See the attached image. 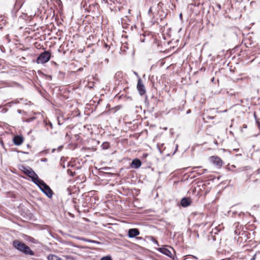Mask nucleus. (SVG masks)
Returning <instances> with one entry per match:
<instances>
[{"mask_svg":"<svg viewBox=\"0 0 260 260\" xmlns=\"http://www.w3.org/2000/svg\"><path fill=\"white\" fill-rule=\"evenodd\" d=\"M13 246L18 250L26 255H34L35 254L34 252L28 246L18 240H14L13 242Z\"/></svg>","mask_w":260,"mask_h":260,"instance_id":"nucleus-1","label":"nucleus"},{"mask_svg":"<svg viewBox=\"0 0 260 260\" xmlns=\"http://www.w3.org/2000/svg\"><path fill=\"white\" fill-rule=\"evenodd\" d=\"M20 169L24 172V173L31 179V180L34 183H36V182H38L40 179L38 175L31 168L22 166Z\"/></svg>","mask_w":260,"mask_h":260,"instance_id":"nucleus-2","label":"nucleus"},{"mask_svg":"<svg viewBox=\"0 0 260 260\" xmlns=\"http://www.w3.org/2000/svg\"><path fill=\"white\" fill-rule=\"evenodd\" d=\"M35 184L38 186L42 191L48 198H51L52 197V190L43 180L40 179L38 182H37Z\"/></svg>","mask_w":260,"mask_h":260,"instance_id":"nucleus-3","label":"nucleus"},{"mask_svg":"<svg viewBox=\"0 0 260 260\" xmlns=\"http://www.w3.org/2000/svg\"><path fill=\"white\" fill-rule=\"evenodd\" d=\"M51 58V53L48 51H44L41 53L36 60L38 64H44L47 62Z\"/></svg>","mask_w":260,"mask_h":260,"instance_id":"nucleus-4","label":"nucleus"},{"mask_svg":"<svg viewBox=\"0 0 260 260\" xmlns=\"http://www.w3.org/2000/svg\"><path fill=\"white\" fill-rule=\"evenodd\" d=\"M157 250L161 253L171 258H173L174 257V255L175 254V250L172 247L170 246H166L163 247L159 248Z\"/></svg>","mask_w":260,"mask_h":260,"instance_id":"nucleus-5","label":"nucleus"},{"mask_svg":"<svg viewBox=\"0 0 260 260\" xmlns=\"http://www.w3.org/2000/svg\"><path fill=\"white\" fill-rule=\"evenodd\" d=\"M137 88L141 95H143L146 93L145 86L141 78L138 80Z\"/></svg>","mask_w":260,"mask_h":260,"instance_id":"nucleus-6","label":"nucleus"},{"mask_svg":"<svg viewBox=\"0 0 260 260\" xmlns=\"http://www.w3.org/2000/svg\"><path fill=\"white\" fill-rule=\"evenodd\" d=\"M211 162L216 165L217 167L220 168L223 164L222 160L218 156H212L210 157Z\"/></svg>","mask_w":260,"mask_h":260,"instance_id":"nucleus-7","label":"nucleus"},{"mask_svg":"<svg viewBox=\"0 0 260 260\" xmlns=\"http://www.w3.org/2000/svg\"><path fill=\"white\" fill-rule=\"evenodd\" d=\"M110 2H112L113 5H115V7L116 8V10L118 9V11H120L122 6L125 5V0H110Z\"/></svg>","mask_w":260,"mask_h":260,"instance_id":"nucleus-8","label":"nucleus"},{"mask_svg":"<svg viewBox=\"0 0 260 260\" xmlns=\"http://www.w3.org/2000/svg\"><path fill=\"white\" fill-rule=\"evenodd\" d=\"M140 234V232L137 229H131L128 230V235L129 238H134Z\"/></svg>","mask_w":260,"mask_h":260,"instance_id":"nucleus-9","label":"nucleus"},{"mask_svg":"<svg viewBox=\"0 0 260 260\" xmlns=\"http://www.w3.org/2000/svg\"><path fill=\"white\" fill-rule=\"evenodd\" d=\"M13 141L15 145L19 146L22 143L23 138L21 136L17 135L14 137Z\"/></svg>","mask_w":260,"mask_h":260,"instance_id":"nucleus-10","label":"nucleus"},{"mask_svg":"<svg viewBox=\"0 0 260 260\" xmlns=\"http://www.w3.org/2000/svg\"><path fill=\"white\" fill-rule=\"evenodd\" d=\"M191 199L189 198H183L180 202L181 205L183 207H186L191 204Z\"/></svg>","mask_w":260,"mask_h":260,"instance_id":"nucleus-11","label":"nucleus"},{"mask_svg":"<svg viewBox=\"0 0 260 260\" xmlns=\"http://www.w3.org/2000/svg\"><path fill=\"white\" fill-rule=\"evenodd\" d=\"M141 164L142 163L140 160L136 158L132 161V162L131 164V167L132 168L138 169L141 167Z\"/></svg>","mask_w":260,"mask_h":260,"instance_id":"nucleus-12","label":"nucleus"},{"mask_svg":"<svg viewBox=\"0 0 260 260\" xmlns=\"http://www.w3.org/2000/svg\"><path fill=\"white\" fill-rule=\"evenodd\" d=\"M102 3L104 4H107L108 6H109V8L111 11H116V8L115 6H113L112 2H110V0H103Z\"/></svg>","mask_w":260,"mask_h":260,"instance_id":"nucleus-13","label":"nucleus"},{"mask_svg":"<svg viewBox=\"0 0 260 260\" xmlns=\"http://www.w3.org/2000/svg\"><path fill=\"white\" fill-rule=\"evenodd\" d=\"M48 260H62L61 258L54 254H49L47 256Z\"/></svg>","mask_w":260,"mask_h":260,"instance_id":"nucleus-14","label":"nucleus"},{"mask_svg":"<svg viewBox=\"0 0 260 260\" xmlns=\"http://www.w3.org/2000/svg\"><path fill=\"white\" fill-rule=\"evenodd\" d=\"M101 260H112V259L110 256H107L102 257Z\"/></svg>","mask_w":260,"mask_h":260,"instance_id":"nucleus-15","label":"nucleus"},{"mask_svg":"<svg viewBox=\"0 0 260 260\" xmlns=\"http://www.w3.org/2000/svg\"><path fill=\"white\" fill-rule=\"evenodd\" d=\"M82 240H84L85 241H87L88 242H92V243H98V242L91 240H87V239H84L83 238L82 239Z\"/></svg>","mask_w":260,"mask_h":260,"instance_id":"nucleus-16","label":"nucleus"},{"mask_svg":"<svg viewBox=\"0 0 260 260\" xmlns=\"http://www.w3.org/2000/svg\"><path fill=\"white\" fill-rule=\"evenodd\" d=\"M207 171V170L206 169H204L201 172H200L198 174L199 175H202V174H203L205 172H206Z\"/></svg>","mask_w":260,"mask_h":260,"instance_id":"nucleus-17","label":"nucleus"},{"mask_svg":"<svg viewBox=\"0 0 260 260\" xmlns=\"http://www.w3.org/2000/svg\"><path fill=\"white\" fill-rule=\"evenodd\" d=\"M64 257L67 259L71 258V256L69 255H65Z\"/></svg>","mask_w":260,"mask_h":260,"instance_id":"nucleus-18","label":"nucleus"},{"mask_svg":"<svg viewBox=\"0 0 260 260\" xmlns=\"http://www.w3.org/2000/svg\"><path fill=\"white\" fill-rule=\"evenodd\" d=\"M256 258V254H254L250 260H255Z\"/></svg>","mask_w":260,"mask_h":260,"instance_id":"nucleus-19","label":"nucleus"},{"mask_svg":"<svg viewBox=\"0 0 260 260\" xmlns=\"http://www.w3.org/2000/svg\"><path fill=\"white\" fill-rule=\"evenodd\" d=\"M152 7H150L148 11L149 13H150L152 12Z\"/></svg>","mask_w":260,"mask_h":260,"instance_id":"nucleus-20","label":"nucleus"},{"mask_svg":"<svg viewBox=\"0 0 260 260\" xmlns=\"http://www.w3.org/2000/svg\"><path fill=\"white\" fill-rule=\"evenodd\" d=\"M256 123L257 124V126H258V128L260 129V122L258 121H256Z\"/></svg>","mask_w":260,"mask_h":260,"instance_id":"nucleus-21","label":"nucleus"},{"mask_svg":"<svg viewBox=\"0 0 260 260\" xmlns=\"http://www.w3.org/2000/svg\"><path fill=\"white\" fill-rule=\"evenodd\" d=\"M179 18H180V19H182V13L180 14Z\"/></svg>","mask_w":260,"mask_h":260,"instance_id":"nucleus-22","label":"nucleus"},{"mask_svg":"<svg viewBox=\"0 0 260 260\" xmlns=\"http://www.w3.org/2000/svg\"><path fill=\"white\" fill-rule=\"evenodd\" d=\"M217 7H218V8L219 9H221V6H220V5L219 4H218V5H217Z\"/></svg>","mask_w":260,"mask_h":260,"instance_id":"nucleus-23","label":"nucleus"},{"mask_svg":"<svg viewBox=\"0 0 260 260\" xmlns=\"http://www.w3.org/2000/svg\"><path fill=\"white\" fill-rule=\"evenodd\" d=\"M161 4H161V3H160H160H159L158 4V5H158V6H160Z\"/></svg>","mask_w":260,"mask_h":260,"instance_id":"nucleus-24","label":"nucleus"},{"mask_svg":"<svg viewBox=\"0 0 260 260\" xmlns=\"http://www.w3.org/2000/svg\"><path fill=\"white\" fill-rule=\"evenodd\" d=\"M200 167H195L194 168H200Z\"/></svg>","mask_w":260,"mask_h":260,"instance_id":"nucleus-25","label":"nucleus"}]
</instances>
